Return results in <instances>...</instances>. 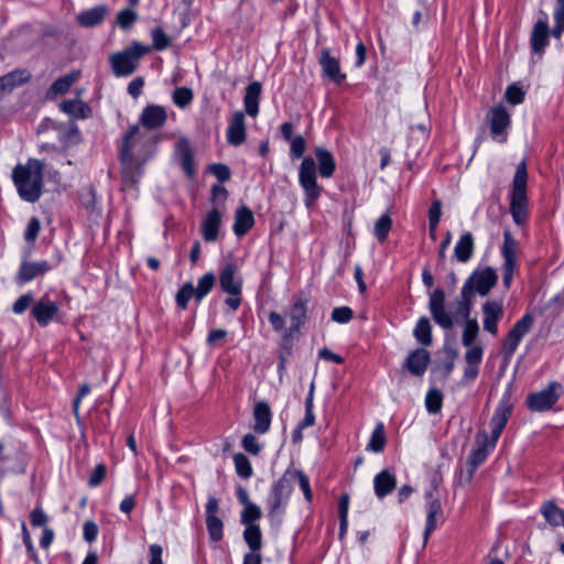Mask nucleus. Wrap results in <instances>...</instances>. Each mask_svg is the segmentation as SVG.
I'll use <instances>...</instances> for the list:
<instances>
[{"instance_id":"5","label":"nucleus","mask_w":564,"mask_h":564,"mask_svg":"<svg viewBox=\"0 0 564 564\" xmlns=\"http://www.w3.org/2000/svg\"><path fill=\"white\" fill-rule=\"evenodd\" d=\"M299 182L305 193V205L311 207L322 193L317 184L316 162L312 156H305L299 169Z\"/></svg>"},{"instance_id":"1","label":"nucleus","mask_w":564,"mask_h":564,"mask_svg":"<svg viewBox=\"0 0 564 564\" xmlns=\"http://www.w3.org/2000/svg\"><path fill=\"white\" fill-rule=\"evenodd\" d=\"M512 404L509 402L508 398H503L498 408L496 409V412L490 421L491 426V437L488 438L487 432L482 431L477 434L476 436V443L477 448L474 449L469 457H468V471L466 476V481L469 482L474 476L475 470L477 467L482 464L488 454L489 449L494 448L498 438L500 437L508 420L511 414Z\"/></svg>"},{"instance_id":"6","label":"nucleus","mask_w":564,"mask_h":564,"mask_svg":"<svg viewBox=\"0 0 564 564\" xmlns=\"http://www.w3.org/2000/svg\"><path fill=\"white\" fill-rule=\"evenodd\" d=\"M147 137L138 126H132L127 131L120 147V159L124 169L132 167L142 159L141 144Z\"/></svg>"},{"instance_id":"3","label":"nucleus","mask_w":564,"mask_h":564,"mask_svg":"<svg viewBox=\"0 0 564 564\" xmlns=\"http://www.w3.org/2000/svg\"><path fill=\"white\" fill-rule=\"evenodd\" d=\"M527 181L528 172L525 162L518 164L512 182L510 212L513 220L522 225L527 218Z\"/></svg>"},{"instance_id":"2","label":"nucleus","mask_w":564,"mask_h":564,"mask_svg":"<svg viewBox=\"0 0 564 564\" xmlns=\"http://www.w3.org/2000/svg\"><path fill=\"white\" fill-rule=\"evenodd\" d=\"M44 164L36 159H29L26 164H18L12 172V180L22 199L34 203L42 194Z\"/></svg>"},{"instance_id":"33","label":"nucleus","mask_w":564,"mask_h":564,"mask_svg":"<svg viewBox=\"0 0 564 564\" xmlns=\"http://www.w3.org/2000/svg\"><path fill=\"white\" fill-rule=\"evenodd\" d=\"M183 170L188 176L194 174V161L191 144L186 139H181L176 144Z\"/></svg>"},{"instance_id":"52","label":"nucleus","mask_w":564,"mask_h":564,"mask_svg":"<svg viewBox=\"0 0 564 564\" xmlns=\"http://www.w3.org/2000/svg\"><path fill=\"white\" fill-rule=\"evenodd\" d=\"M137 19V12L131 9H123L117 14V23L122 30L130 29Z\"/></svg>"},{"instance_id":"26","label":"nucleus","mask_w":564,"mask_h":564,"mask_svg":"<svg viewBox=\"0 0 564 564\" xmlns=\"http://www.w3.org/2000/svg\"><path fill=\"white\" fill-rule=\"evenodd\" d=\"M397 486V479L394 475L388 470H382L376 475L373 479L375 494L379 499H382L394 490Z\"/></svg>"},{"instance_id":"62","label":"nucleus","mask_w":564,"mask_h":564,"mask_svg":"<svg viewBox=\"0 0 564 564\" xmlns=\"http://www.w3.org/2000/svg\"><path fill=\"white\" fill-rule=\"evenodd\" d=\"M482 358V349L479 346H470L465 354L467 364L479 365Z\"/></svg>"},{"instance_id":"11","label":"nucleus","mask_w":564,"mask_h":564,"mask_svg":"<svg viewBox=\"0 0 564 564\" xmlns=\"http://www.w3.org/2000/svg\"><path fill=\"white\" fill-rule=\"evenodd\" d=\"M490 132L498 142L507 140L506 130L510 126V115L502 105L495 106L489 112Z\"/></svg>"},{"instance_id":"19","label":"nucleus","mask_w":564,"mask_h":564,"mask_svg":"<svg viewBox=\"0 0 564 564\" xmlns=\"http://www.w3.org/2000/svg\"><path fill=\"white\" fill-rule=\"evenodd\" d=\"M166 119L167 113L164 107L150 105L142 111L140 121L147 129H158L165 123Z\"/></svg>"},{"instance_id":"16","label":"nucleus","mask_w":564,"mask_h":564,"mask_svg":"<svg viewBox=\"0 0 564 564\" xmlns=\"http://www.w3.org/2000/svg\"><path fill=\"white\" fill-rule=\"evenodd\" d=\"M53 269L47 261L22 262L17 275L19 283H26Z\"/></svg>"},{"instance_id":"13","label":"nucleus","mask_w":564,"mask_h":564,"mask_svg":"<svg viewBox=\"0 0 564 564\" xmlns=\"http://www.w3.org/2000/svg\"><path fill=\"white\" fill-rule=\"evenodd\" d=\"M306 302L302 299H295L290 307L285 311L284 315L290 319V327L285 330V337H291L294 333L299 332L301 326L306 322Z\"/></svg>"},{"instance_id":"35","label":"nucleus","mask_w":564,"mask_h":564,"mask_svg":"<svg viewBox=\"0 0 564 564\" xmlns=\"http://www.w3.org/2000/svg\"><path fill=\"white\" fill-rule=\"evenodd\" d=\"M518 242L509 230L503 232L502 257L503 263H517Z\"/></svg>"},{"instance_id":"27","label":"nucleus","mask_w":564,"mask_h":564,"mask_svg":"<svg viewBox=\"0 0 564 564\" xmlns=\"http://www.w3.org/2000/svg\"><path fill=\"white\" fill-rule=\"evenodd\" d=\"M261 90L262 86L259 82H253L246 88L243 104L246 112L251 117H256L259 112V99Z\"/></svg>"},{"instance_id":"41","label":"nucleus","mask_w":564,"mask_h":564,"mask_svg":"<svg viewBox=\"0 0 564 564\" xmlns=\"http://www.w3.org/2000/svg\"><path fill=\"white\" fill-rule=\"evenodd\" d=\"M386 445V435H384V426L382 423L377 424L375 427L370 442L368 444V449L380 453L383 451Z\"/></svg>"},{"instance_id":"48","label":"nucleus","mask_w":564,"mask_h":564,"mask_svg":"<svg viewBox=\"0 0 564 564\" xmlns=\"http://www.w3.org/2000/svg\"><path fill=\"white\" fill-rule=\"evenodd\" d=\"M206 527L213 541L217 542L223 539L224 524L217 516L206 517Z\"/></svg>"},{"instance_id":"23","label":"nucleus","mask_w":564,"mask_h":564,"mask_svg":"<svg viewBox=\"0 0 564 564\" xmlns=\"http://www.w3.org/2000/svg\"><path fill=\"white\" fill-rule=\"evenodd\" d=\"M254 432L264 434L271 425L272 413L269 404L264 401L257 402L253 408Z\"/></svg>"},{"instance_id":"17","label":"nucleus","mask_w":564,"mask_h":564,"mask_svg":"<svg viewBox=\"0 0 564 564\" xmlns=\"http://www.w3.org/2000/svg\"><path fill=\"white\" fill-rule=\"evenodd\" d=\"M58 312L56 303L51 302L47 297H42L32 307V316L36 319L39 325L46 326Z\"/></svg>"},{"instance_id":"18","label":"nucleus","mask_w":564,"mask_h":564,"mask_svg":"<svg viewBox=\"0 0 564 564\" xmlns=\"http://www.w3.org/2000/svg\"><path fill=\"white\" fill-rule=\"evenodd\" d=\"M430 352L424 348L413 350L406 358L404 367L413 375L421 377L427 369Z\"/></svg>"},{"instance_id":"28","label":"nucleus","mask_w":564,"mask_h":564,"mask_svg":"<svg viewBox=\"0 0 564 564\" xmlns=\"http://www.w3.org/2000/svg\"><path fill=\"white\" fill-rule=\"evenodd\" d=\"M254 224L252 212L242 206L236 210L234 231L238 237L246 235Z\"/></svg>"},{"instance_id":"22","label":"nucleus","mask_w":564,"mask_h":564,"mask_svg":"<svg viewBox=\"0 0 564 564\" xmlns=\"http://www.w3.org/2000/svg\"><path fill=\"white\" fill-rule=\"evenodd\" d=\"M109 13V8L106 4H100L91 9L82 11L77 14L76 19L79 25L84 28H94L99 25Z\"/></svg>"},{"instance_id":"20","label":"nucleus","mask_w":564,"mask_h":564,"mask_svg":"<svg viewBox=\"0 0 564 564\" xmlns=\"http://www.w3.org/2000/svg\"><path fill=\"white\" fill-rule=\"evenodd\" d=\"M246 140L245 115L242 111L232 113L228 130L227 141L229 144L238 147Z\"/></svg>"},{"instance_id":"60","label":"nucleus","mask_w":564,"mask_h":564,"mask_svg":"<svg viewBox=\"0 0 564 564\" xmlns=\"http://www.w3.org/2000/svg\"><path fill=\"white\" fill-rule=\"evenodd\" d=\"M441 216H442V203H441V200L436 199L432 203L430 210H429V226L432 228L434 226H438Z\"/></svg>"},{"instance_id":"46","label":"nucleus","mask_w":564,"mask_h":564,"mask_svg":"<svg viewBox=\"0 0 564 564\" xmlns=\"http://www.w3.org/2000/svg\"><path fill=\"white\" fill-rule=\"evenodd\" d=\"M193 98L194 94L188 87H178L172 95L173 102L180 108L187 107L193 101Z\"/></svg>"},{"instance_id":"43","label":"nucleus","mask_w":564,"mask_h":564,"mask_svg":"<svg viewBox=\"0 0 564 564\" xmlns=\"http://www.w3.org/2000/svg\"><path fill=\"white\" fill-rule=\"evenodd\" d=\"M473 297L474 294H471L469 290H465V286H463L460 291V299L457 302L456 314L462 315L464 318H468Z\"/></svg>"},{"instance_id":"47","label":"nucleus","mask_w":564,"mask_h":564,"mask_svg":"<svg viewBox=\"0 0 564 564\" xmlns=\"http://www.w3.org/2000/svg\"><path fill=\"white\" fill-rule=\"evenodd\" d=\"M443 404V394L436 389H432L427 392L425 398V405L430 413L436 414L441 411Z\"/></svg>"},{"instance_id":"34","label":"nucleus","mask_w":564,"mask_h":564,"mask_svg":"<svg viewBox=\"0 0 564 564\" xmlns=\"http://www.w3.org/2000/svg\"><path fill=\"white\" fill-rule=\"evenodd\" d=\"M431 323L427 317H421L413 330V336L423 346L432 344Z\"/></svg>"},{"instance_id":"57","label":"nucleus","mask_w":564,"mask_h":564,"mask_svg":"<svg viewBox=\"0 0 564 564\" xmlns=\"http://www.w3.org/2000/svg\"><path fill=\"white\" fill-rule=\"evenodd\" d=\"M209 172L221 183L229 181L231 176L229 166L221 163L212 164L209 166Z\"/></svg>"},{"instance_id":"38","label":"nucleus","mask_w":564,"mask_h":564,"mask_svg":"<svg viewBox=\"0 0 564 564\" xmlns=\"http://www.w3.org/2000/svg\"><path fill=\"white\" fill-rule=\"evenodd\" d=\"M541 512L545 520L553 527L560 525L563 521L564 510L560 509L552 501L544 503Z\"/></svg>"},{"instance_id":"9","label":"nucleus","mask_w":564,"mask_h":564,"mask_svg":"<svg viewBox=\"0 0 564 564\" xmlns=\"http://www.w3.org/2000/svg\"><path fill=\"white\" fill-rule=\"evenodd\" d=\"M289 478L290 475H282V477L273 485L272 490L269 495V517L272 520H274L276 517H281V514L283 513V506H285L291 495Z\"/></svg>"},{"instance_id":"29","label":"nucleus","mask_w":564,"mask_h":564,"mask_svg":"<svg viewBox=\"0 0 564 564\" xmlns=\"http://www.w3.org/2000/svg\"><path fill=\"white\" fill-rule=\"evenodd\" d=\"M474 248L475 245L471 232H464L454 248V256L457 261L466 263L473 257Z\"/></svg>"},{"instance_id":"36","label":"nucleus","mask_w":564,"mask_h":564,"mask_svg":"<svg viewBox=\"0 0 564 564\" xmlns=\"http://www.w3.org/2000/svg\"><path fill=\"white\" fill-rule=\"evenodd\" d=\"M283 475H290L289 484L292 488L294 481H297L300 488L302 489L306 501H312L313 495L310 486V481L307 476L301 470H286Z\"/></svg>"},{"instance_id":"63","label":"nucleus","mask_w":564,"mask_h":564,"mask_svg":"<svg viewBox=\"0 0 564 564\" xmlns=\"http://www.w3.org/2000/svg\"><path fill=\"white\" fill-rule=\"evenodd\" d=\"M47 521L48 517L41 508H35L30 514V522L33 527H43Z\"/></svg>"},{"instance_id":"37","label":"nucleus","mask_w":564,"mask_h":564,"mask_svg":"<svg viewBox=\"0 0 564 564\" xmlns=\"http://www.w3.org/2000/svg\"><path fill=\"white\" fill-rule=\"evenodd\" d=\"M216 276L213 272L205 273L197 283V286L194 288L195 291V301L200 302L215 286Z\"/></svg>"},{"instance_id":"25","label":"nucleus","mask_w":564,"mask_h":564,"mask_svg":"<svg viewBox=\"0 0 564 564\" xmlns=\"http://www.w3.org/2000/svg\"><path fill=\"white\" fill-rule=\"evenodd\" d=\"M549 24L546 18L538 20L531 33V47L535 53H541L547 44Z\"/></svg>"},{"instance_id":"10","label":"nucleus","mask_w":564,"mask_h":564,"mask_svg":"<svg viewBox=\"0 0 564 564\" xmlns=\"http://www.w3.org/2000/svg\"><path fill=\"white\" fill-rule=\"evenodd\" d=\"M429 306L436 324L444 329H451L454 326L452 316L445 311V294L441 289L431 293Z\"/></svg>"},{"instance_id":"39","label":"nucleus","mask_w":564,"mask_h":564,"mask_svg":"<svg viewBox=\"0 0 564 564\" xmlns=\"http://www.w3.org/2000/svg\"><path fill=\"white\" fill-rule=\"evenodd\" d=\"M59 108L75 118H86V111L89 110L86 104L80 100H64L61 102Z\"/></svg>"},{"instance_id":"45","label":"nucleus","mask_w":564,"mask_h":564,"mask_svg":"<svg viewBox=\"0 0 564 564\" xmlns=\"http://www.w3.org/2000/svg\"><path fill=\"white\" fill-rule=\"evenodd\" d=\"M479 332V326L476 319L466 318L462 343L465 347H470L476 339Z\"/></svg>"},{"instance_id":"14","label":"nucleus","mask_w":564,"mask_h":564,"mask_svg":"<svg viewBox=\"0 0 564 564\" xmlns=\"http://www.w3.org/2000/svg\"><path fill=\"white\" fill-rule=\"evenodd\" d=\"M318 61L326 77L336 84H341L345 80L346 75L340 70L339 61L330 56L328 48L321 51Z\"/></svg>"},{"instance_id":"30","label":"nucleus","mask_w":564,"mask_h":564,"mask_svg":"<svg viewBox=\"0 0 564 564\" xmlns=\"http://www.w3.org/2000/svg\"><path fill=\"white\" fill-rule=\"evenodd\" d=\"M315 156L318 163L319 175L325 178L333 176L336 169L333 154L324 148H316Z\"/></svg>"},{"instance_id":"7","label":"nucleus","mask_w":564,"mask_h":564,"mask_svg":"<svg viewBox=\"0 0 564 564\" xmlns=\"http://www.w3.org/2000/svg\"><path fill=\"white\" fill-rule=\"evenodd\" d=\"M497 281L498 275L496 271L490 267H486L476 269L463 286H465V290H469L471 294L478 293L481 296H486L497 284Z\"/></svg>"},{"instance_id":"24","label":"nucleus","mask_w":564,"mask_h":564,"mask_svg":"<svg viewBox=\"0 0 564 564\" xmlns=\"http://www.w3.org/2000/svg\"><path fill=\"white\" fill-rule=\"evenodd\" d=\"M425 497L427 500V517L424 530V543L427 542L430 534L436 528V517L442 514L441 502L437 498L433 496V491H427L425 494Z\"/></svg>"},{"instance_id":"4","label":"nucleus","mask_w":564,"mask_h":564,"mask_svg":"<svg viewBox=\"0 0 564 564\" xmlns=\"http://www.w3.org/2000/svg\"><path fill=\"white\" fill-rule=\"evenodd\" d=\"M150 52V47L139 42H133L122 52L112 54L109 62L116 76L131 75L138 67L139 59Z\"/></svg>"},{"instance_id":"54","label":"nucleus","mask_w":564,"mask_h":564,"mask_svg":"<svg viewBox=\"0 0 564 564\" xmlns=\"http://www.w3.org/2000/svg\"><path fill=\"white\" fill-rule=\"evenodd\" d=\"M505 96L507 101L511 105H519L524 99V91L517 84H512L508 86Z\"/></svg>"},{"instance_id":"50","label":"nucleus","mask_w":564,"mask_h":564,"mask_svg":"<svg viewBox=\"0 0 564 564\" xmlns=\"http://www.w3.org/2000/svg\"><path fill=\"white\" fill-rule=\"evenodd\" d=\"M261 516L262 512L257 505L246 506L241 512V523L245 525H256L253 522L259 520Z\"/></svg>"},{"instance_id":"42","label":"nucleus","mask_w":564,"mask_h":564,"mask_svg":"<svg viewBox=\"0 0 564 564\" xmlns=\"http://www.w3.org/2000/svg\"><path fill=\"white\" fill-rule=\"evenodd\" d=\"M523 336L512 328L509 330L502 344V352L507 358H511L522 340Z\"/></svg>"},{"instance_id":"61","label":"nucleus","mask_w":564,"mask_h":564,"mask_svg":"<svg viewBox=\"0 0 564 564\" xmlns=\"http://www.w3.org/2000/svg\"><path fill=\"white\" fill-rule=\"evenodd\" d=\"M40 220L36 217H32L28 224V228L24 234V239L29 242L34 241L40 232Z\"/></svg>"},{"instance_id":"49","label":"nucleus","mask_w":564,"mask_h":564,"mask_svg":"<svg viewBox=\"0 0 564 564\" xmlns=\"http://www.w3.org/2000/svg\"><path fill=\"white\" fill-rule=\"evenodd\" d=\"M237 474L247 479L252 475V467L246 455L238 453L234 456Z\"/></svg>"},{"instance_id":"32","label":"nucleus","mask_w":564,"mask_h":564,"mask_svg":"<svg viewBox=\"0 0 564 564\" xmlns=\"http://www.w3.org/2000/svg\"><path fill=\"white\" fill-rule=\"evenodd\" d=\"M29 78L30 75L26 70H14L4 75L3 77H0V94L11 91L17 86L28 82Z\"/></svg>"},{"instance_id":"51","label":"nucleus","mask_w":564,"mask_h":564,"mask_svg":"<svg viewBox=\"0 0 564 564\" xmlns=\"http://www.w3.org/2000/svg\"><path fill=\"white\" fill-rule=\"evenodd\" d=\"M193 296L195 297L194 286L191 282H187L178 290L176 303L182 310H185L188 305V301Z\"/></svg>"},{"instance_id":"56","label":"nucleus","mask_w":564,"mask_h":564,"mask_svg":"<svg viewBox=\"0 0 564 564\" xmlns=\"http://www.w3.org/2000/svg\"><path fill=\"white\" fill-rule=\"evenodd\" d=\"M306 150V141L302 135H295L294 139L290 141V154L295 159H300L303 156Z\"/></svg>"},{"instance_id":"8","label":"nucleus","mask_w":564,"mask_h":564,"mask_svg":"<svg viewBox=\"0 0 564 564\" xmlns=\"http://www.w3.org/2000/svg\"><path fill=\"white\" fill-rule=\"evenodd\" d=\"M562 386L558 382H551L545 389L530 393L527 397V405L531 411L544 412L550 410L558 400Z\"/></svg>"},{"instance_id":"44","label":"nucleus","mask_w":564,"mask_h":564,"mask_svg":"<svg viewBox=\"0 0 564 564\" xmlns=\"http://www.w3.org/2000/svg\"><path fill=\"white\" fill-rule=\"evenodd\" d=\"M392 226V219L388 214L382 215L375 224V236L380 242L386 241Z\"/></svg>"},{"instance_id":"53","label":"nucleus","mask_w":564,"mask_h":564,"mask_svg":"<svg viewBox=\"0 0 564 564\" xmlns=\"http://www.w3.org/2000/svg\"><path fill=\"white\" fill-rule=\"evenodd\" d=\"M151 36L153 41V47L158 51L165 50L171 43L170 37L159 26L152 29Z\"/></svg>"},{"instance_id":"31","label":"nucleus","mask_w":564,"mask_h":564,"mask_svg":"<svg viewBox=\"0 0 564 564\" xmlns=\"http://www.w3.org/2000/svg\"><path fill=\"white\" fill-rule=\"evenodd\" d=\"M79 70H73L59 78H57L50 87L47 91V97H55L57 95H63L69 90L72 85L79 78Z\"/></svg>"},{"instance_id":"15","label":"nucleus","mask_w":564,"mask_h":564,"mask_svg":"<svg viewBox=\"0 0 564 564\" xmlns=\"http://www.w3.org/2000/svg\"><path fill=\"white\" fill-rule=\"evenodd\" d=\"M484 317V329L488 333L496 335L498 332V322L501 319L503 314L502 305L496 301H487L482 305Z\"/></svg>"},{"instance_id":"40","label":"nucleus","mask_w":564,"mask_h":564,"mask_svg":"<svg viewBox=\"0 0 564 564\" xmlns=\"http://www.w3.org/2000/svg\"><path fill=\"white\" fill-rule=\"evenodd\" d=\"M243 538L251 551H260L262 542L259 525H246Z\"/></svg>"},{"instance_id":"21","label":"nucleus","mask_w":564,"mask_h":564,"mask_svg":"<svg viewBox=\"0 0 564 564\" xmlns=\"http://www.w3.org/2000/svg\"><path fill=\"white\" fill-rule=\"evenodd\" d=\"M221 217L223 213L218 208H214L203 219L200 231L206 241L213 242L217 240Z\"/></svg>"},{"instance_id":"55","label":"nucleus","mask_w":564,"mask_h":564,"mask_svg":"<svg viewBox=\"0 0 564 564\" xmlns=\"http://www.w3.org/2000/svg\"><path fill=\"white\" fill-rule=\"evenodd\" d=\"M242 447L246 452L254 456L259 455L262 449V446L259 444L257 437L251 433H248L243 436Z\"/></svg>"},{"instance_id":"64","label":"nucleus","mask_w":564,"mask_h":564,"mask_svg":"<svg viewBox=\"0 0 564 564\" xmlns=\"http://www.w3.org/2000/svg\"><path fill=\"white\" fill-rule=\"evenodd\" d=\"M33 303L31 294L21 295L13 304V312L22 314Z\"/></svg>"},{"instance_id":"59","label":"nucleus","mask_w":564,"mask_h":564,"mask_svg":"<svg viewBox=\"0 0 564 564\" xmlns=\"http://www.w3.org/2000/svg\"><path fill=\"white\" fill-rule=\"evenodd\" d=\"M533 316L531 314H525L514 324L512 329L524 337V335L528 334L531 327L533 326Z\"/></svg>"},{"instance_id":"58","label":"nucleus","mask_w":564,"mask_h":564,"mask_svg":"<svg viewBox=\"0 0 564 564\" xmlns=\"http://www.w3.org/2000/svg\"><path fill=\"white\" fill-rule=\"evenodd\" d=\"M352 318V310L348 306L336 307L332 312V319L337 323H348Z\"/></svg>"},{"instance_id":"12","label":"nucleus","mask_w":564,"mask_h":564,"mask_svg":"<svg viewBox=\"0 0 564 564\" xmlns=\"http://www.w3.org/2000/svg\"><path fill=\"white\" fill-rule=\"evenodd\" d=\"M238 268L235 263H226L219 274L220 288L229 295H240L242 280L237 275Z\"/></svg>"}]
</instances>
